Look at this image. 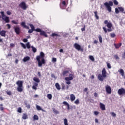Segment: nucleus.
<instances>
[{
  "label": "nucleus",
  "mask_w": 125,
  "mask_h": 125,
  "mask_svg": "<svg viewBox=\"0 0 125 125\" xmlns=\"http://www.w3.org/2000/svg\"><path fill=\"white\" fill-rule=\"evenodd\" d=\"M36 60L38 62L39 67H42V64L45 63V60H44V53H43L42 52H41L40 56H37Z\"/></svg>",
  "instance_id": "nucleus-1"
},
{
  "label": "nucleus",
  "mask_w": 125,
  "mask_h": 125,
  "mask_svg": "<svg viewBox=\"0 0 125 125\" xmlns=\"http://www.w3.org/2000/svg\"><path fill=\"white\" fill-rule=\"evenodd\" d=\"M29 26L31 28V30L32 31H35L38 33H40L41 36H43L45 38H47V34H46V33H45L44 31L42 30V29L40 28L35 29V26H34V25H33L32 23H30Z\"/></svg>",
  "instance_id": "nucleus-2"
},
{
  "label": "nucleus",
  "mask_w": 125,
  "mask_h": 125,
  "mask_svg": "<svg viewBox=\"0 0 125 125\" xmlns=\"http://www.w3.org/2000/svg\"><path fill=\"white\" fill-rule=\"evenodd\" d=\"M104 23L106 25V26L107 27V28L108 29H106V28L105 27H103V29L104 32V33H107V32H112V27L113 26V25L112 24V22H108V20H105L104 21Z\"/></svg>",
  "instance_id": "nucleus-3"
},
{
  "label": "nucleus",
  "mask_w": 125,
  "mask_h": 125,
  "mask_svg": "<svg viewBox=\"0 0 125 125\" xmlns=\"http://www.w3.org/2000/svg\"><path fill=\"white\" fill-rule=\"evenodd\" d=\"M23 83H24V82L19 80L16 83L18 85L17 89L19 92H22V91H23Z\"/></svg>",
  "instance_id": "nucleus-4"
},
{
  "label": "nucleus",
  "mask_w": 125,
  "mask_h": 125,
  "mask_svg": "<svg viewBox=\"0 0 125 125\" xmlns=\"http://www.w3.org/2000/svg\"><path fill=\"white\" fill-rule=\"evenodd\" d=\"M114 3L112 1H109L108 2H105L104 3V5L105 6L106 9L109 12H112V7L111 6H113Z\"/></svg>",
  "instance_id": "nucleus-5"
},
{
  "label": "nucleus",
  "mask_w": 125,
  "mask_h": 125,
  "mask_svg": "<svg viewBox=\"0 0 125 125\" xmlns=\"http://www.w3.org/2000/svg\"><path fill=\"white\" fill-rule=\"evenodd\" d=\"M1 16L0 15V18H2L3 21H5L6 23H9V17L6 16L4 15V12L1 11L0 12Z\"/></svg>",
  "instance_id": "nucleus-6"
},
{
  "label": "nucleus",
  "mask_w": 125,
  "mask_h": 125,
  "mask_svg": "<svg viewBox=\"0 0 125 125\" xmlns=\"http://www.w3.org/2000/svg\"><path fill=\"white\" fill-rule=\"evenodd\" d=\"M74 77L75 76L73 74H69V77H66L65 78V80L66 81V83L67 84H71V82L70 81H72L74 79Z\"/></svg>",
  "instance_id": "nucleus-7"
},
{
  "label": "nucleus",
  "mask_w": 125,
  "mask_h": 125,
  "mask_svg": "<svg viewBox=\"0 0 125 125\" xmlns=\"http://www.w3.org/2000/svg\"><path fill=\"white\" fill-rule=\"evenodd\" d=\"M19 6L23 9V10H26L28 8V6L26 5V3L24 1L21 2Z\"/></svg>",
  "instance_id": "nucleus-8"
},
{
  "label": "nucleus",
  "mask_w": 125,
  "mask_h": 125,
  "mask_svg": "<svg viewBox=\"0 0 125 125\" xmlns=\"http://www.w3.org/2000/svg\"><path fill=\"white\" fill-rule=\"evenodd\" d=\"M74 47H75V48H76V49H77L78 51L81 50V51H83V49L81 47V45L78 44V43H75L74 44Z\"/></svg>",
  "instance_id": "nucleus-9"
},
{
  "label": "nucleus",
  "mask_w": 125,
  "mask_h": 125,
  "mask_svg": "<svg viewBox=\"0 0 125 125\" xmlns=\"http://www.w3.org/2000/svg\"><path fill=\"white\" fill-rule=\"evenodd\" d=\"M105 91L108 93V94H111L112 93V88H111V86H109V85H106L105 86Z\"/></svg>",
  "instance_id": "nucleus-10"
},
{
  "label": "nucleus",
  "mask_w": 125,
  "mask_h": 125,
  "mask_svg": "<svg viewBox=\"0 0 125 125\" xmlns=\"http://www.w3.org/2000/svg\"><path fill=\"white\" fill-rule=\"evenodd\" d=\"M118 93L119 95H123L125 94V89L123 88H121L118 90Z\"/></svg>",
  "instance_id": "nucleus-11"
},
{
  "label": "nucleus",
  "mask_w": 125,
  "mask_h": 125,
  "mask_svg": "<svg viewBox=\"0 0 125 125\" xmlns=\"http://www.w3.org/2000/svg\"><path fill=\"white\" fill-rule=\"evenodd\" d=\"M21 27H23L24 29H27V30L30 29V27L26 25V23L25 22H21Z\"/></svg>",
  "instance_id": "nucleus-12"
},
{
  "label": "nucleus",
  "mask_w": 125,
  "mask_h": 125,
  "mask_svg": "<svg viewBox=\"0 0 125 125\" xmlns=\"http://www.w3.org/2000/svg\"><path fill=\"white\" fill-rule=\"evenodd\" d=\"M106 74L107 71H106V68H104L102 71V75L103 76L104 78H106Z\"/></svg>",
  "instance_id": "nucleus-13"
},
{
  "label": "nucleus",
  "mask_w": 125,
  "mask_h": 125,
  "mask_svg": "<svg viewBox=\"0 0 125 125\" xmlns=\"http://www.w3.org/2000/svg\"><path fill=\"white\" fill-rule=\"evenodd\" d=\"M15 32L17 35H19L20 34V27L17 26L14 28Z\"/></svg>",
  "instance_id": "nucleus-14"
},
{
  "label": "nucleus",
  "mask_w": 125,
  "mask_h": 125,
  "mask_svg": "<svg viewBox=\"0 0 125 125\" xmlns=\"http://www.w3.org/2000/svg\"><path fill=\"white\" fill-rule=\"evenodd\" d=\"M70 101H71V102H73L74 101H75V99H76V96H75V95L71 94L70 95Z\"/></svg>",
  "instance_id": "nucleus-15"
},
{
  "label": "nucleus",
  "mask_w": 125,
  "mask_h": 125,
  "mask_svg": "<svg viewBox=\"0 0 125 125\" xmlns=\"http://www.w3.org/2000/svg\"><path fill=\"white\" fill-rule=\"evenodd\" d=\"M100 107L103 111H105V110H106V107H105L104 104L101 103L100 104Z\"/></svg>",
  "instance_id": "nucleus-16"
},
{
  "label": "nucleus",
  "mask_w": 125,
  "mask_h": 125,
  "mask_svg": "<svg viewBox=\"0 0 125 125\" xmlns=\"http://www.w3.org/2000/svg\"><path fill=\"white\" fill-rule=\"evenodd\" d=\"M98 79L99 80V81H100L101 82H103V81H104V77H103V75H101V74H99L98 76Z\"/></svg>",
  "instance_id": "nucleus-17"
},
{
  "label": "nucleus",
  "mask_w": 125,
  "mask_h": 125,
  "mask_svg": "<svg viewBox=\"0 0 125 125\" xmlns=\"http://www.w3.org/2000/svg\"><path fill=\"white\" fill-rule=\"evenodd\" d=\"M6 34V31L2 30L0 32V35L1 37H5Z\"/></svg>",
  "instance_id": "nucleus-18"
},
{
  "label": "nucleus",
  "mask_w": 125,
  "mask_h": 125,
  "mask_svg": "<svg viewBox=\"0 0 125 125\" xmlns=\"http://www.w3.org/2000/svg\"><path fill=\"white\" fill-rule=\"evenodd\" d=\"M114 45L115 48H116V49H118V48H120V47H121V46H122V43H119L117 44L114 43Z\"/></svg>",
  "instance_id": "nucleus-19"
},
{
  "label": "nucleus",
  "mask_w": 125,
  "mask_h": 125,
  "mask_svg": "<svg viewBox=\"0 0 125 125\" xmlns=\"http://www.w3.org/2000/svg\"><path fill=\"white\" fill-rule=\"evenodd\" d=\"M118 72H119L120 75L122 76V77H124V76H125V71H124V69H120L118 70Z\"/></svg>",
  "instance_id": "nucleus-20"
},
{
  "label": "nucleus",
  "mask_w": 125,
  "mask_h": 125,
  "mask_svg": "<svg viewBox=\"0 0 125 125\" xmlns=\"http://www.w3.org/2000/svg\"><path fill=\"white\" fill-rule=\"evenodd\" d=\"M62 104H63L65 106H67V110H70V104H69L67 102H63Z\"/></svg>",
  "instance_id": "nucleus-21"
},
{
  "label": "nucleus",
  "mask_w": 125,
  "mask_h": 125,
  "mask_svg": "<svg viewBox=\"0 0 125 125\" xmlns=\"http://www.w3.org/2000/svg\"><path fill=\"white\" fill-rule=\"evenodd\" d=\"M24 103L25 105V107H26L27 109H30L31 108V105L30 104H28V102L27 101H24Z\"/></svg>",
  "instance_id": "nucleus-22"
},
{
  "label": "nucleus",
  "mask_w": 125,
  "mask_h": 125,
  "mask_svg": "<svg viewBox=\"0 0 125 125\" xmlns=\"http://www.w3.org/2000/svg\"><path fill=\"white\" fill-rule=\"evenodd\" d=\"M38 85H39V84L38 83H35L34 85L32 86V89H34L35 90H37L38 87Z\"/></svg>",
  "instance_id": "nucleus-23"
},
{
  "label": "nucleus",
  "mask_w": 125,
  "mask_h": 125,
  "mask_svg": "<svg viewBox=\"0 0 125 125\" xmlns=\"http://www.w3.org/2000/svg\"><path fill=\"white\" fill-rule=\"evenodd\" d=\"M30 60V57L27 56L25 57L23 59V62H27V61H29Z\"/></svg>",
  "instance_id": "nucleus-24"
},
{
  "label": "nucleus",
  "mask_w": 125,
  "mask_h": 125,
  "mask_svg": "<svg viewBox=\"0 0 125 125\" xmlns=\"http://www.w3.org/2000/svg\"><path fill=\"white\" fill-rule=\"evenodd\" d=\"M55 86L58 90H60L61 89V87H60V85L59 83H56Z\"/></svg>",
  "instance_id": "nucleus-25"
},
{
  "label": "nucleus",
  "mask_w": 125,
  "mask_h": 125,
  "mask_svg": "<svg viewBox=\"0 0 125 125\" xmlns=\"http://www.w3.org/2000/svg\"><path fill=\"white\" fill-rule=\"evenodd\" d=\"M94 13L95 14V17L96 19H97V20H98V19H99V16H98V15H97L98 12H97V11H96L94 12Z\"/></svg>",
  "instance_id": "nucleus-26"
},
{
  "label": "nucleus",
  "mask_w": 125,
  "mask_h": 125,
  "mask_svg": "<svg viewBox=\"0 0 125 125\" xmlns=\"http://www.w3.org/2000/svg\"><path fill=\"white\" fill-rule=\"evenodd\" d=\"M53 112L54 114H55L56 115H57L58 114H59L60 112L59 111L56 110V109L53 108H52Z\"/></svg>",
  "instance_id": "nucleus-27"
},
{
  "label": "nucleus",
  "mask_w": 125,
  "mask_h": 125,
  "mask_svg": "<svg viewBox=\"0 0 125 125\" xmlns=\"http://www.w3.org/2000/svg\"><path fill=\"white\" fill-rule=\"evenodd\" d=\"M33 81L34 82H35V83H40V82H41V81L40 80V79H39L37 77H34L33 78Z\"/></svg>",
  "instance_id": "nucleus-28"
},
{
  "label": "nucleus",
  "mask_w": 125,
  "mask_h": 125,
  "mask_svg": "<svg viewBox=\"0 0 125 125\" xmlns=\"http://www.w3.org/2000/svg\"><path fill=\"white\" fill-rule=\"evenodd\" d=\"M22 118L23 120H27V119H28V116H27V114L24 113L22 115Z\"/></svg>",
  "instance_id": "nucleus-29"
},
{
  "label": "nucleus",
  "mask_w": 125,
  "mask_h": 125,
  "mask_svg": "<svg viewBox=\"0 0 125 125\" xmlns=\"http://www.w3.org/2000/svg\"><path fill=\"white\" fill-rule=\"evenodd\" d=\"M47 97L49 100H51L52 99V95L51 94H48L47 95Z\"/></svg>",
  "instance_id": "nucleus-30"
},
{
  "label": "nucleus",
  "mask_w": 125,
  "mask_h": 125,
  "mask_svg": "<svg viewBox=\"0 0 125 125\" xmlns=\"http://www.w3.org/2000/svg\"><path fill=\"white\" fill-rule=\"evenodd\" d=\"M31 48L32 49V51L34 53H36L37 52V48L36 47H34L33 46H32Z\"/></svg>",
  "instance_id": "nucleus-31"
},
{
  "label": "nucleus",
  "mask_w": 125,
  "mask_h": 125,
  "mask_svg": "<svg viewBox=\"0 0 125 125\" xmlns=\"http://www.w3.org/2000/svg\"><path fill=\"white\" fill-rule=\"evenodd\" d=\"M118 9L120 12H124L125 11V9H124V7H118Z\"/></svg>",
  "instance_id": "nucleus-32"
},
{
  "label": "nucleus",
  "mask_w": 125,
  "mask_h": 125,
  "mask_svg": "<svg viewBox=\"0 0 125 125\" xmlns=\"http://www.w3.org/2000/svg\"><path fill=\"white\" fill-rule=\"evenodd\" d=\"M98 38H99L100 43H102V42H103L102 36H101V35H99Z\"/></svg>",
  "instance_id": "nucleus-33"
},
{
  "label": "nucleus",
  "mask_w": 125,
  "mask_h": 125,
  "mask_svg": "<svg viewBox=\"0 0 125 125\" xmlns=\"http://www.w3.org/2000/svg\"><path fill=\"white\" fill-rule=\"evenodd\" d=\"M26 46L27 48H31V44H30V42H27L26 43Z\"/></svg>",
  "instance_id": "nucleus-34"
},
{
  "label": "nucleus",
  "mask_w": 125,
  "mask_h": 125,
  "mask_svg": "<svg viewBox=\"0 0 125 125\" xmlns=\"http://www.w3.org/2000/svg\"><path fill=\"white\" fill-rule=\"evenodd\" d=\"M33 119L34 120L38 121V120H39V116H38L37 115H34L33 116Z\"/></svg>",
  "instance_id": "nucleus-35"
},
{
  "label": "nucleus",
  "mask_w": 125,
  "mask_h": 125,
  "mask_svg": "<svg viewBox=\"0 0 125 125\" xmlns=\"http://www.w3.org/2000/svg\"><path fill=\"white\" fill-rule=\"evenodd\" d=\"M110 115H111V116H112V117H116V116H117L116 113H115V112H110Z\"/></svg>",
  "instance_id": "nucleus-36"
},
{
  "label": "nucleus",
  "mask_w": 125,
  "mask_h": 125,
  "mask_svg": "<svg viewBox=\"0 0 125 125\" xmlns=\"http://www.w3.org/2000/svg\"><path fill=\"white\" fill-rule=\"evenodd\" d=\"M20 44L21 45L22 47H23V48H24V49H26V45H25V44H24L23 43L21 42Z\"/></svg>",
  "instance_id": "nucleus-37"
},
{
  "label": "nucleus",
  "mask_w": 125,
  "mask_h": 125,
  "mask_svg": "<svg viewBox=\"0 0 125 125\" xmlns=\"http://www.w3.org/2000/svg\"><path fill=\"white\" fill-rule=\"evenodd\" d=\"M64 125H68V120L66 118L64 119Z\"/></svg>",
  "instance_id": "nucleus-38"
},
{
  "label": "nucleus",
  "mask_w": 125,
  "mask_h": 125,
  "mask_svg": "<svg viewBox=\"0 0 125 125\" xmlns=\"http://www.w3.org/2000/svg\"><path fill=\"white\" fill-rule=\"evenodd\" d=\"M75 104L76 105H78V104L80 103V100L79 99H77L76 100V101L74 102Z\"/></svg>",
  "instance_id": "nucleus-39"
},
{
  "label": "nucleus",
  "mask_w": 125,
  "mask_h": 125,
  "mask_svg": "<svg viewBox=\"0 0 125 125\" xmlns=\"http://www.w3.org/2000/svg\"><path fill=\"white\" fill-rule=\"evenodd\" d=\"M106 65H107V68H108V69H111V68H112V66H111V64H110V63L107 62Z\"/></svg>",
  "instance_id": "nucleus-40"
},
{
  "label": "nucleus",
  "mask_w": 125,
  "mask_h": 125,
  "mask_svg": "<svg viewBox=\"0 0 125 125\" xmlns=\"http://www.w3.org/2000/svg\"><path fill=\"white\" fill-rule=\"evenodd\" d=\"M110 36L111 38H115V37H116V34H115L114 33H111L110 34Z\"/></svg>",
  "instance_id": "nucleus-41"
},
{
  "label": "nucleus",
  "mask_w": 125,
  "mask_h": 125,
  "mask_svg": "<svg viewBox=\"0 0 125 125\" xmlns=\"http://www.w3.org/2000/svg\"><path fill=\"white\" fill-rule=\"evenodd\" d=\"M89 59H90V60H91V61H94V57H93L92 56H89Z\"/></svg>",
  "instance_id": "nucleus-42"
},
{
  "label": "nucleus",
  "mask_w": 125,
  "mask_h": 125,
  "mask_svg": "<svg viewBox=\"0 0 125 125\" xmlns=\"http://www.w3.org/2000/svg\"><path fill=\"white\" fill-rule=\"evenodd\" d=\"M68 73H69V71H63L62 72V75L66 76V74H68Z\"/></svg>",
  "instance_id": "nucleus-43"
},
{
  "label": "nucleus",
  "mask_w": 125,
  "mask_h": 125,
  "mask_svg": "<svg viewBox=\"0 0 125 125\" xmlns=\"http://www.w3.org/2000/svg\"><path fill=\"white\" fill-rule=\"evenodd\" d=\"M36 108L37 110H38V111H42V107H41V106H40L39 105H37Z\"/></svg>",
  "instance_id": "nucleus-44"
},
{
  "label": "nucleus",
  "mask_w": 125,
  "mask_h": 125,
  "mask_svg": "<svg viewBox=\"0 0 125 125\" xmlns=\"http://www.w3.org/2000/svg\"><path fill=\"white\" fill-rule=\"evenodd\" d=\"M58 36H59L58 34L54 33L51 34V37H58Z\"/></svg>",
  "instance_id": "nucleus-45"
},
{
  "label": "nucleus",
  "mask_w": 125,
  "mask_h": 125,
  "mask_svg": "<svg viewBox=\"0 0 125 125\" xmlns=\"http://www.w3.org/2000/svg\"><path fill=\"white\" fill-rule=\"evenodd\" d=\"M113 3L115 5H118V4H119V2H118V1H117V0H113Z\"/></svg>",
  "instance_id": "nucleus-46"
},
{
  "label": "nucleus",
  "mask_w": 125,
  "mask_h": 125,
  "mask_svg": "<svg viewBox=\"0 0 125 125\" xmlns=\"http://www.w3.org/2000/svg\"><path fill=\"white\" fill-rule=\"evenodd\" d=\"M65 87H66V85H65V84L64 83H62V89H65Z\"/></svg>",
  "instance_id": "nucleus-47"
},
{
  "label": "nucleus",
  "mask_w": 125,
  "mask_h": 125,
  "mask_svg": "<svg viewBox=\"0 0 125 125\" xmlns=\"http://www.w3.org/2000/svg\"><path fill=\"white\" fill-rule=\"evenodd\" d=\"M120 12V11H119V8H115V13H116V14H119Z\"/></svg>",
  "instance_id": "nucleus-48"
},
{
  "label": "nucleus",
  "mask_w": 125,
  "mask_h": 125,
  "mask_svg": "<svg viewBox=\"0 0 125 125\" xmlns=\"http://www.w3.org/2000/svg\"><path fill=\"white\" fill-rule=\"evenodd\" d=\"M18 113H22V108L21 107H19L18 109Z\"/></svg>",
  "instance_id": "nucleus-49"
},
{
  "label": "nucleus",
  "mask_w": 125,
  "mask_h": 125,
  "mask_svg": "<svg viewBox=\"0 0 125 125\" xmlns=\"http://www.w3.org/2000/svg\"><path fill=\"white\" fill-rule=\"evenodd\" d=\"M6 94H7V95H11L12 93H11V91H6Z\"/></svg>",
  "instance_id": "nucleus-50"
},
{
  "label": "nucleus",
  "mask_w": 125,
  "mask_h": 125,
  "mask_svg": "<svg viewBox=\"0 0 125 125\" xmlns=\"http://www.w3.org/2000/svg\"><path fill=\"white\" fill-rule=\"evenodd\" d=\"M12 23H13V24H15L16 25H17L18 24V22L14 20L12 21Z\"/></svg>",
  "instance_id": "nucleus-51"
},
{
  "label": "nucleus",
  "mask_w": 125,
  "mask_h": 125,
  "mask_svg": "<svg viewBox=\"0 0 125 125\" xmlns=\"http://www.w3.org/2000/svg\"><path fill=\"white\" fill-rule=\"evenodd\" d=\"M52 62H56L57 60L56 58H53L52 60Z\"/></svg>",
  "instance_id": "nucleus-52"
},
{
  "label": "nucleus",
  "mask_w": 125,
  "mask_h": 125,
  "mask_svg": "<svg viewBox=\"0 0 125 125\" xmlns=\"http://www.w3.org/2000/svg\"><path fill=\"white\" fill-rule=\"evenodd\" d=\"M94 114L95 116H98L99 114V112L98 111H94Z\"/></svg>",
  "instance_id": "nucleus-53"
},
{
  "label": "nucleus",
  "mask_w": 125,
  "mask_h": 125,
  "mask_svg": "<svg viewBox=\"0 0 125 125\" xmlns=\"http://www.w3.org/2000/svg\"><path fill=\"white\" fill-rule=\"evenodd\" d=\"M62 4H63V5H64V6H66V1H65V0L62 1Z\"/></svg>",
  "instance_id": "nucleus-54"
},
{
  "label": "nucleus",
  "mask_w": 125,
  "mask_h": 125,
  "mask_svg": "<svg viewBox=\"0 0 125 125\" xmlns=\"http://www.w3.org/2000/svg\"><path fill=\"white\" fill-rule=\"evenodd\" d=\"M22 41L23 42H28V39L25 38V39H23Z\"/></svg>",
  "instance_id": "nucleus-55"
},
{
  "label": "nucleus",
  "mask_w": 125,
  "mask_h": 125,
  "mask_svg": "<svg viewBox=\"0 0 125 125\" xmlns=\"http://www.w3.org/2000/svg\"><path fill=\"white\" fill-rule=\"evenodd\" d=\"M114 58H115V59H119V56H118L117 55H115L114 56Z\"/></svg>",
  "instance_id": "nucleus-56"
},
{
  "label": "nucleus",
  "mask_w": 125,
  "mask_h": 125,
  "mask_svg": "<svg viewBox=\"0 0 125 125\" xmlns=\"http://www.w3.org/2000/svg\"><path fill=\"white\" fill-rule=\"evenodd\" d=\"M6 26L8 27V29H10L11 28V26L9 24H7Z\"/></svg>",
  "instance_id": "nucleus-57"
},
{
  "label": "nucleus",
  "mask_w": 125,
  "mask_h": 125,
  "mask_svg": "<svg viewBox=\"0 0 125 125\" xmlns=\"http://www.w3.org/2000/svg\"><path fill=\"white\" fill-rule=\"evenodd\" d=\"M7 15H11V12L9 11L6 12Z\"/></svg>",
  "instance_id": "nucleus-58"
},
{
  "label": "nucleus",
  "mask_w": 125,
  "mask_h": 125,
  "mask_svg": "<svg viewBox=\"0 0 125 125\" xmlns=\"http://www.w3.org/2000/svg\"><path fill=\"white\" fill-rule=\"evenodd\" d=\"M33 32H34V30H32V29H30L29 30H28V33L29 34H32V33H33Z\"/></svg>",
  "instance_id": "nucleus-59"
},
{
  "label": "nucleus",
  "mask_w": 125,
  "mask_h": 125,
  "mask_svg": "<svg viewBox=\"0 0 125 125\" xmlns=\"http://www.w3.org/2000/svg\"><path fill=\"white\" fill-rule=\"evenodd\" d=\"M94 43L95 44H97V43H98V41H97V40H94Z\"/></svg>",
  "instance_id": "nucleus-60"
},
{
  "label": "nucleus",
  "mask_w": 125,
  "mask_h": 125,
  "mask_svg": "<svg viewBox=\"0 0 125 125\" xmlns=\"http://www.w3.org/2000/svg\"><path fill=\"white\" fill-rule=\"evenodd\" d=\"M4 110V108L2 106L0 107V111H3Z\"/></svg>",
  "instance_id": "nucleus-61"
},
{
  "label": "nucleus",
  "mask_w": 125,
  "mask_h": 125,
  "mask_svg": "<svg viewBox=\"0 0 125 125\" xmlns=\"http://www.w3.org/2000/svg\"><path fill=\"white\" fill-rule=\"evenodd\" d=\"M122 57H123V59H125V51L122 55Z\"/></svg>",
  "instance_id": "nucleus-62"
},
{
  "label": "nucleus",
  "mask_w": 125,
  "mask_h": 125,
  "mask_svg": "<svg viewBox=\"0 0 125 125\" xmlns=\"http://www.w3.org/2000/svg\"><path fill=\"white\" fill-rule=\"evenodd\" d=\"M94 96H95V97H97V96H98V94H97V93L95 92L94 94Z\"/></svg>",
  "instance_id": "nucleus-63"
},
{
  "label": "nucleus",
  "mask_w": 125,
  "mask_h": 125,
  "mask_svg": "<svg viewBox=\"0 0 125 125\" xmlns=\"http://www.w3.org/2000/svg\"><path fill=\"white\" fill-rule=\"evenodd\" d=\"M10 46L11 47H14V46H15V45H14V43H11V44H10Z\"/></svg>",
  "instance_id": "nucleus-64"
}]
</instances>
